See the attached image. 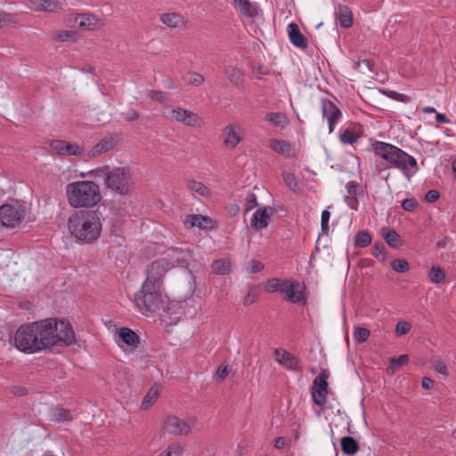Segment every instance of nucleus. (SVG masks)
<instances>
[{"instance_id": "5", "label": "nucleus", "mask_w": 456, "mask_h": 456, "mask_svg": "<svg viewBox=\"0 0 456 456\" xmlns=\"http://www.w3.org/2000/svg\"><path fill=\"white\" fill-rule=\"evenodd\" d=\"M108 189L119 196H128L132 190V182L128 170L115 168L108 173L104 180Z\"/></svg>"}, {"instance_id": "36", "label": "nucleus", "mask_w": 456, "mask_h": 456, "mask_svg": "<svg viewBox=\"0 0 456 456\" xmlns=\"http://www.w3.org/2000/svg\"><path fill=\"white\" fill-rule=\"evenodd\" d=\"M408 359L407 354H402L398 358H392L390 360L389 366L387 369V373H395L401 366L408 362Z\"/></svg>"}, {"instance_id": "11", "label": "nucleus", "mask_w": 456, "mask_h": 456, "mask_svg": "<svg viewBox=\"0 0 456 456\" xmlns=\"http://www.w3.org/2000/svg\"><path fill=\"white\" fill-rule=\"evenodd\" d=\"M328 379V370H322L313 382L312 396L316 405L323 406L326 403Z\"/></svg>"}, {"instance_id": "35", "label": "nucleus", "mask_w": 456, "mask_h": 456, "mask_svg": "<svg viewBox=\"0 0 456 456\" xmlns=\"http://www.w3.org/2000/svg\"><path fill=\"white\" fill-rule=\"evenodd\" d=\"M188 186L191 191L197 192L200 197L208 198L212 196L210 190L200 182L191 181Z\"/></svg>"}, {"instance_id": "45", "label": "nucleus", "mask_w": 456, "mask_h": 456, "mask_svg": "<svg viewBox=\"0 0 456 456\" xmlns=\"http://www.w3.org/2000/svg\"><path fill=\"white\" fill-rule=\"evenodd\" d=\"M182 452L183 446L178 443H173L161 454L162 456H180Z\"/></svg>"}, {"instance_id": "4", "label": "nucleus", "mask_w": 456, "mask_h": 456, "mask_svg": "<svg viewBox=\"0 0 456 456\" xmlns=\"http://www.w3.org/2000/svg\"><path fill=\"white\" fill-rule=\"evenodd\" d=\"M134 302L142 314L147 315L159 310L165 303L161 286L144 281L141 290L134 295Z\"/></svg>"}, {"instance_id": "57", "label": "nucleus", "mask_w": 456, "mask_h": 456, "mask_svg": "<svg viewBox=\"0 0 456 456\" xmlns=\"http://www.w3.org/2000/svg\"><path fill=\"white\" fill-rule=\"evenodd\" d=\"M12 23V20L10 14L0 12V28L9 26Z\"/></svg>"}, {"instance_id": "24", "label": "nucleus", "mask_w": 456, "mask_h": 456, "mask_svg": "<svg viewBox=\"0 0 456 456\" xmlns=\"http://www.w3.org/2000/svg\"><path fill=\"white\" fill-rule=\"evenodd\" d=\"M288 34L290 42L300 49L307 47V42L304 35L301 33L299 27L296 23H290L288 26Z\"/></svg>"}, {"instance_id": "19", "label": "nucleus", "mask_w": 456, "mask_h": 456, "mask_svg": "<svg viewBox=\"0 0 456 456\" xmlns=\"http://www.w3.org/2000/svg\"><path fill=\"white\" fill-rule=\"evenodd\" d=\"M117 138L114 135H109L102 138L88 153V157L95 158L108 152L117 144Z\"/></svg>"}, {"instance_id": "26", "label": "nucleus", "mask_w": 456, "mask_h": 456, "mask_svg": "<svg viewBox=\"0 0 456 456\" xmlns=\"http://www.w3.org/2000/svg\"><path fill=\"white\" fill-rule=\"evenodd\" d=\"M160 20L171 28H183L185 27L183 16L176 12H167L160 15Z\"/></svg>"}, {"instance_id": "38", "label": "nucleus", "mask_w": 456, "mask_h": 456, "mask_svg": "<svg viewBox=\"0 0 456 456\" xmlns=\"http://www.w3.org/2000/svg\"><path fill=\"white\" fill-rule=\"evenodd\" d=\"M230 262L225 259H218L212 264L213 272L217 274H225L230 271Z\"/></svg>"}, {"instance_id": "47", "label": "nucleus", "mask_w": 456, "mask_h": 456, "mask_svg": "<svg viewBox=\"0 0 456 456\" xmlns=\"http://www.w3.org/2000/svg\"><path fill=\"white\" fill-rule=\"evenodd\" d=\"M357 138V134L354 132L348 129L345 130L340 134V141L344 143L353 144L354 142H356Z\"/></svg>"}, {"instance_id": "22", "label": "nucleus", "mask_w": 456, "mask_h": 456, "mask_svg": "<svg viewBox=\"0 0 456 456\" xmlns=\"http://www.w3.org/2000/svg\"><path fill=\"white\" fill-rule=\"evenodd\" d=\"M276 356V361L289 370H297L298 369V361L292 354H290L288 351L282 348H278L274 352Z\"/></svg>"}, {"instance_id": "9", "label": "nucleus", "mask_w": 456, "mask_h": 456, "mask_svg": "<svg viewBox=\"0 0 456 456\" xmlns=\"http://www.w3.org/2000/svg\"><path fill=\"white\" fill-rule=\"evenodd\" d=\"M32 324L21 325L15 334L16 347L25 353H35L39 351L37 344V337L34 336Z\"/></svg>"}, {"instance_id": "60", "label": "nucleus", "mask_w": 456, "mask_h": 456, "mask_svg": "<svg viewBox=\"0 0 456 456\" xmlns=\"http://www.w3.org/2000/svg\"><path fill=\"white\" fill-rule=\"evenodd\" d=\"M434 382L433 380L428 377H424L421 381V386L425 389H430L433 387Z\"/></svg>"}, {"instance_id": "54", "label": "nucleus", "mask_w": 456, "mask_h": 456, "mask_svg": "<svg viewBox=\"0 0 456 456\" xmlns=\"http://www.w3.org/2000/svg\"><path fill=\"white\" fill-rule=\"evenodd\" d=\"M257 297H258V293H257L256 289L254 288L250 289L244 298V305H252L253 303L256 302V300L257 299Z\"/></svg>"}, {"instance_id": "31", "label": "nucleus", "mask_w": 456, "mask_h": 456, "mask_svg": "<svg viewBox=\"0 0 456 456\" xmlns=\"http://www.w3.org/2000/svg\"><path fill=\"white\" fill-rule=\"evenodd\" d=\"M341 448L342 451L346 454H355L359 446L357 442L351 436H345L341 439Z\"/></svg>"}, {"instance_id": "29", "label": "nucleus", "mask_w": 456, "mask_h": 456, "mask_svg": "<svg viewBox=\"0 0 456 456\" xmlns=\"http://www.w3.org/2000/svg\"><path fill=\"white\" fill-rule=\"evenodd\" d=\"M380 232L383 239L390 247L396 248L401 244L400 236L395 230L383 227Z\"/></svg>"}, {"instance_id": "20", "label": "nucleus", "mask_w": 456, "mask_h": 456, "mask_svg": "<svg viewBox=\"0 0 456 456\" xmlns=\"http://www.w3.org/2000/svg\"><path fill=\"white\" fill-rule=\"evenodd\" d=\"M28 7L35 12H55L61 4L58 0H28Z\"/></svg>"}, {"instance_id": "7", "label": "nucleus", "mask_w": 456, "mask_h": 456, "mask_svg": "<svg viewBox=\"0 0 456 456\" xmlns=\"http://www.w3.org/2000/svg\"><path fill=\"white\" fill-rule=\"evenodd\" d=\"M196 422L197 419L194 417L183 419L175 415H167L163 419L161 430L173 436H187Z\"/></svg>"}, {"instance_id": "27", "label": "nucleus", "mask_w": 456, "mask_h": 456, "mask_svg": "<svg viewBox=\"0 0 456 456\" xmlns=\"http://www.w3.org/2000/svg\"><path fill=\"white\" fill-rule=\"evenodd\" d=\"M171 259V267L175 265L181 266H188L191 258V252L187 249H175L172 251V255L169 256Z\"/></svg>"}, {"instance_id": "50", "label": "nucleus", "mask_w": 456, "mask_h": 456, "mask_svg": "<svg viewBox=\"0 0 456 456\" xmlns=\"http://www.w3.org/2000/svg\"><path fill=\"white\" fill-rule=\"evenodd\" d=\"M411 323L408 322H399L395 326V333L398 336L404 335L411 330Z\"/></svg>"}, {"instance_id": "2", "label": "nucleus", "mask_w": 456, "mask_h": 456, "mask_svg": "<svg viewBox=\"0 0 456 456\" xmlns=\"http://www.w3.org/2000/svg\"><path fill=\"white\" fill-rule=\"evenodd\" d=\"M102 226L98 213L90 209L76 211L69 221L71 235L86 243H91L100 237Z\"/></svg>"}, {"instance_id": "64", "label": "nucleus", "mask_w": 456, "mask_h": 456, "mask_svg": "<svg viewBox=\"0 0 456 456\" xmlns=\"http://www.w3.org/2000/svg\"><path fill=\"white\" fill-rule=\"evenodd\" d=\"M389 96L393 99H395L398 101H403V102H404L407 98L405 95L398 94L396 92H390Z\"/></svg>"}, {"instance_id": "16", "label": "nucleus", "mask_w": 456, "mask_h": 456, "mask_svg": "<svg viewBox=\"0 0 456 456\" xmlns=\"http://www.w3.org/2000/svg\"><path fill=\"white\" fill-rule=\"evenodd\" d=\"M50 146L57 153H60L62 155L75 156V157H80V156L85 155L84 149L77 143H71V142H67L65 141L55 140L51 142Z\"/></svg>"}, {"instance_id": "30", "label": "nucleus", "mask_w": 456, "mask_h": 456, "mask_svg": "<svg viewBox=\"0 0 456 456\" xmlns=\"http://www.w3.org/2000/svg\"><path fill=\"white\" fill-rule=\"evenodd\" d=\"M265 120L280 127H284L289 124L288 118L281 112H269L265 115Z\"/></svg>"}, {"instance_id": "33", "label": "nucleus", "mask_w": 456, "mask_h": 456, "mask_svg": "<svg viewBox=\"0 0 456 456\" xmlns=\"http://www.w3.org/2000/svg\"><path fill=\"white\" fill-rule=\"evenodd\" d=\"M282 177L285 184L294 191H299L302 188L301 183L296 178L294 174L289 172H283Z\"/></svg>"}, {"instance_id": "42", "label": "nucleus", "mask_w": 456, "mask_h": 456, "mask_svg": "<svg viewBox=\"0 0 456 456\" xmlns=\"http://www.w3.org/2000/svg\"><path fill=\"white\" fill-rule=\"evenodd\" d=\"M75 37V33L71 30H60L54 31L52 35V38L60 42H66Z\"/></svg>"}, {"instance_id": "56", "label": "nucleus", "mask_w": 456, "mask_h": 456, "mask_svg": "<svg viewBox=\"0 0 456 456\" xmlns=\"http://www.w3.org/2000/svg\"><path fill=\"white\" fill-rule=\"evenodd\" d=\"M149 94L152 100L159 102H164L167 100V94L161 91H151Z\"/></svg>"}, {"instance_id": "25", "label": "nucleus", "mask_w": 456, "mask_h": 456, "mask_svg": "<svg viewBox=\"0 0 456 456\" xmlns=\"http://www.w3.org/2000/svg\"><path fill=\"white\" fill-rule=\"evenodd\" d=\"M269 147L286 158H290L295 155V149L292 144L283 140L272 139L269 141Z\"/></svg>"}, {"instance_id": "51", "label": "nucleus", "mask_w": 456, "mask_h": 456, "mask_svg": "<svg viewBox=\"0 0 456 456\" xmlns=\"http://www.w3.org/2000/svg\"><path fill=\"white\" fill-rule=\"evenodd\" d=\"M227 375H228V367L225 364H222L221 366H219V368L216 371V373L214 375V379H216V381L221 382L227 377Z\"/></svg>"}, {"instance_id": "6", "label": "nucleus", "mask_w": 456, "mask_h": 456, "mask_svg": "<svg viewBox=\"0 0 456 456\" xmlns=\"http://www.w3.org/2000/svg\"><path fill=\"white\" fill-rule=\"evenodd\" d=\"M69 200H94L100 197L99 186L91 181H78L66 186Z\"/></svg>"}, {"instance_id": "49", "label": "nucleus", "mask_w": 456, "mask_h": 456, "mask_svg": "<svg viewBox=\"0 0 456 456\" xmlns=\"http://www.w3.org/2000/svg\"><path fill=\"white\" fill-rule=\"evenodd\" d=\"M330 217V213L329 210L325 209L322 213V218H321V226H322V232L324 234H328L329 232V220Z\"/></svg>"}, {"instance_id": "1", "label": "nucleus", "mask_w": 456, "mask_h": 456, "mask_svg": "<svg viewBox=\"0 0 456 456\" xmlns=\"http://www.w3.org/2000/svg\"><path fill=\"white\" fill-rule=\"evenodd\" d=\"M31 324L39 351L56 345L69 346L75 343V333L66 321L45 319Z\"/></svg>"}, {"instance_id": "48", "label": "nucleus", "mask_w": 456, "mask_h": 456, "mask_svg": "<svg viewBox=\"0 0 456 456\" xmlns=\"http://www.w3.org/2000/svg\"><path fill=\"white\" fill-rule=\"evenodd\" d=\"M283 281H280L278 279L273 278L266 282V290L268 292L281 291L282 290Z\"/></svg>"}, {"instance_id": "39", "label": "nucleus", "mask_w": 456, "mask_h": 456, "mask_svg": "<svg viewBox=\"0 0 456 456\" xmlns=\"http://www.w3.org/2000/svg\"><path fill=\"white\" fill-rule=\"evenodd\" d=\"M371 241V236L369 232H359L354 237V244L360 248L367 247Z\"/></svg>"}, {"instance_id": "8", "label": "nucleus", "mask_w": 456, "mask_h": 456, "mask_svg": "<svg viewBox=\"0 0 456 456\" xmlns=\"http://www.w3.org/2000/svg\"><path fill=\"white\" fill-rule=\"evenodd\" d=\"M163 116L171 121L183 123L190 126H200L202 125L201 118L196 113L181 107H165Z\"/></svg>"}, {"instance_id": "44", "label": "nucleus", "mask_w": 456, "mask_h": 456, "mask_svg": "<svg viewBox=\"0 0 456 456\" xmlns=\"http://www.w3.org/2000/svg\"><path fill=\"white\" fill-rule=\"evenodd\" d=\"M184 80L191 86H200L204 82V77L196 72H189L185 75Z\"/></svg>"}, {"instance_id": "61", "label": "nucleus", "mask_w": 456, "mask_h": 456, "mask_svg": "<svg viewBox=\"0 0 456 456\" xmlns=\"http://www.w3.org/2000/svg\"><path fill=\"white\" fill-rule=\"evenodd\" d=\"M439 192L436 190L429 191L425 197V200H438L439 199Z\"/></svg>"}, {"instance_id": "58", "label": "nucleus", "mask_w": 456, "mask_h": 456, "mask_svg": "<svg viewBox=\"0 0 456 456\" xmlns=\"http://www.w3.org/2000/svg\"><path fill=\"white\" fill-rule=\"evenodd\" d=\"M124 117L127 120H135L139 118V114L134 110H128L127 111L123 113Z\"/></svg>"}, {"instance_id": "17", "label": "nucleus", "mask_w": 456, "mask_h": 456, "mask_svg": "<svg viewBox=\"0 0 456 456\" xmlns=\"http://www.w3.org/2000/svg\"><path fill=\"white\" fill-rule=\"evenodd\" d=\"M240 130L238 124H231L224 128V143L227 148L234 149L241 142Z\"/></svg>"}, {"instance_id": "46", "label": "nucleus", "mask_w": 456, "mask_h": 456, "mask_svg": "<svg viewBox=\"0 0 456 456\" xmlns=\"http://www.w3.org/2000/svg\"><path fill=\"white\" fill-rule=\"evenodd\" d=\"M391 266L394 271L398 273H405L409 270V264L406 260L403 259H395L391 263Z\"/></svg>"}, {"instance_id": "32", "label": "nucleus", "mask_w": 456, "mask_h": 456, "mask_svg": "<svg viewBox=\"0 0 456 456\" xmlns=\"http://www.w3.org/2000/svg\"><path fill=\"white\" fill-rule=\"evenodd\" d=\"M159 391L157 388L151 387L142 402L141 409L146 411L150 409L157 401Z\"/></svg>"}, {"instance_id": "43", "label": "nucleus", "mask_w": 456, "mask_h": 456, "mask_svg": "<svg viewBox=\"0 0 456 456\" xmlns=\"http://www.w3.org/2000/svg\"><path fill=\"white\" fill-rule=\"evenodd\" d=\"M370 337V330L363 327H357L354 331V338L357 343H364Z\"/></svg>"}, {"instance_id": "37", "label": "nucleus", "mask_w": 456, "mask_h": 456, "mask_svg": "<svg viewBox=\"0 0 456 456\" xmlns=\"http://www.w3.org/2000/svg\"><path fill=\"white\" fill-rule=\"evenodd\" d=\"M338 21L339 24L344 28H349L352 25V14L351 12L346 8L341 7L339 8L338 12Z\"/></svg>"}, {"instance_id": "40", "label": "nucleus", "mask_w": 456, "mask_h": 456, "mask_svg": "<svg viewBox=\"0 0 456 456\" xmlns=\"http://www.w3.org/2000/svg\"><path fill=\"white\" fill-rule=\"evenodd\" d=\"M428 278L434 283H441L444 281L445 273L439 266H432L428 273Z\"/></svg>"}, {"instance_id": "53", "label": "nucleus", "mask_w": 456, "mask_h": 456, "mask_svg": "<svg viewBox=\"0 0 456 456\" xmlns=\"http://www.w3.org/2000/svg\"><path fill=\"white\" fill-rule=\"evenodd\" d=\"M264 268V265L259 262V261H256V260H251L248 263V272L251 273H259L260 271H262Z\"/></svg>"}, {"instance_id": "3", "label": "nucleus", "mask_w": 456, "mask_h": 456, "mask_svg": "<svg viewBox=\"0 0 456 456\" xmlns=\"http://www.w3.org/2000/svg\"><path fill=\"white\" fill-rule=\"evenodd\" d=\"M373 151L390 165L401 169L407 177L413 175L417 170L416 159L390 143L376 142L372 145Z\"/></svg>"}, {"instance_id": "63", "label": "nucleus", "mask_w": 456, "mask_h": 456, "mask_svg": "<svg viewBox=\"0 0 456 456\" xmlns=\"http://www.w3.org/2000/svg\"><path fill=\"white\" fill-rule=\"evenodd\" d=\"M436 121L437 123H449L450 122L449 118L444 114H441V113H437L436 115Z\"/></svg>"}, {"instance_id": "10", "label": "nucleus", "mask_w": 456, "mask_h": 456, "mask_svg": "<svg viewBox=\"0 0 456 456\" xmlns=\"http://www.w3.org/2000/svg\"><path fill=\"white\" fill-rule=\"evenodd\" d=\"M25 216V209L21 208L19 201L15 204L6 203L0 207V222L9 228H14L19 225Z\"/></svg>"}, {"instance_id": "28", "label": "nucleus", "mask_w": 456, "mask_h": 456, "mask_svg": "<svg viewBox=\"0 0 456 456\" xmlns=\"http://www.w3.org/2000/svg\"><path fill=\"white\" fill-rule=\"evenodd\" d=\"M240 11L248 17L253 18L258 15L259 10L256 4L248 0H232Z\"/></svg>"}, {"instance_id": "62", "label": "nucleus", "mask_w": 456, "mask_h": 456, "mask_svg": "<svg viewBox=\"0 0 456 456\" xmlns=\"http://www.w3.org/2000/svg\"><path fill=\"white\" fill-rule=\"evenodd\" d=\"M286 445V439L284 437H278L275 439L274 446L277 449H282Z\"/></svg>"}, {"instance_id": "18", "label": "nucleus", "mask_w": 456, "mask_h": 456, "mask_svg": "<svg viewBox=\"0 0 456 456\" xmlns=\"http://www.w3.org/2000/svg\"><path fill=\"white\" fill-rule=\"evenodd\" d=\"M274 214V209L271 207H263L256 210L251 220V225L256 229H263L268 225L271 216Z\"/></svg>"}, {"instance_id": "41", "label": "nucleus", "mask_w": 456, "mask_h": 456, "mask_svg": "<svg viewBox=\"0 0 456 456\" xmlns=\"http://www.w3.org/2000/svg\"><path fill=\"white\" fill-rule=\"evenodd\" d=\"M52 418L53 420L58 422L70 420L72 419L70 412L61 408L53 409L52 411Z\"/></svg>"}, {"instance_id": "14", "label": "nucleus", "mask_w": 456, "mask_h": 456, "mask_svg": "<svg viewBox=\"0 0 456 456\" xmlns=\"http://www.w3.org/2000/svg\"><path fill=\"white\" fill-rule=\"evenodd\" d=\"M69 23L74 27L82 30H93L101 26V20L94 14L83 13L77 14L70 18Z\"/></svg>"}, {"instance_id": "59", "label": "nucleus", "mask_w": 456, "mask_h": 456, "mask_svg": "<svg viewBox=\"0 0 456 456\" xmlns=\"http://www.w3.org/2000/svg\"><path fill=\"white\" fill-rule=\"evenodd\" d=\"M402 207L406 211H413L417 208V201H402Z\"/></svg>"}, {"instance_id": "13", "label": "nucleus", "mask_w": 456, "mask_h": 456, "mask_svg": "<svg viewBox=\"0 0 456 456\" xmlns=\"http://www.w3.org/2000/svg\"><path fill=\"white\" fill-rule=\"evenodd\" d=\"M281 292L286 295V298L291 303H305V298L303 293V286L298 281H293L290 280L283 281Z\"/></svg>"}, {"instance_id": "21", "label": "nucleus", "mask_w": 456, "mask_h": 456, "mask_svg": "<svg viewBox=\"0 0 456 456\" xmlns=\"http://www.w3.org/2000/svg\"><path fill=\"white\" fill-rule=\"evenodd\" d=\"M118 343L121 346L126 345L127 347L134 349L139 344V337L128 328H121L118 331Z\"/></svg>"}, {"instance_id": "52", "label": "nucleus", "mask_w": 456, "mask_h": 456, "mask_svg": "<svg viewBox=\"0 0 456 456\" xmlns=\"http://www.w3.org/2000/svg\"><path fill=\"white\" fill-rule=\"evenodd\" d=\"M434 369L436 371L443 374L444 376H448V374H449L445 363L440 358H436L435 360Z\"/></svg>"}, {"instance_id": "55", "label": "nucleus", "mask_w": 456, "mask_h": 456, "mask_svg": "<svg viewBox=\"0 0 456 456\" xmlns=\"http://www.w3.org/2000/svg\"><path fill=\"white\" fill-rule=\"evenodd\" d=\"M110 169L108 167H100L90 171V175L94 178L107 177L108 173H110Z\"/></svg>"}, {"instance_id": "12", "label": "nucleus", "mask_w": 456, "mask_h": 456, "mask_svg": "<svg viewBox=\"0 0 456 456\" xmlns=\"http://www.w3.org/2000/svg\"><path fill=\"white\" fill-rule=\"evenodd\" d=\"M170 268L171 263L166 258L154 261L147 269L145 282L162 286V278Z\"/></svg>"}, {"instance_id": "23", "label": "nucleus", "mask_w": 456, "mask_h": 456, "mask_svg": "<svg viewBox=\"0 0 456 456\" xmlns=\"http://www.w3.org/2000/svg\"><path fill=\"white\" fill-rule=\"evenodd\" d=\"M190 227H198L201 230H210L214 227V222L211 218L201 215L188 216L184 221Z\"/></svg>"}, {"instance_id": "15", "label": "nucleus", "mask_w": 456, "mask_h": 456, "mask_svg": "<svg viewBox=\"0 0 456 456\" xmlns=\"http://www.w3.org/2000/svg\"><path fill=\"white\" fill-rule=\"evenodd\" d=\"M322 112L323 118L328 121L329 133L331 134L341 118V111L331 101L323 99L322 100Z\"/></svg>"}, {"instance_id": "34", "label": "nucleus", "mask_w": 456, "mask_h": 456, "mask_svg": "<svg viewBox=\"0 0 456 456\" xmlns=\"http://www.w3.org/2000/svg\"><path fill=\"white\" fill-rule=\"evenodd\" d=\"M224 72L232 84L238 86L241 82L242 73L238 68L233 66H227L224 69Z\"/></svg>"}]
</instances>
